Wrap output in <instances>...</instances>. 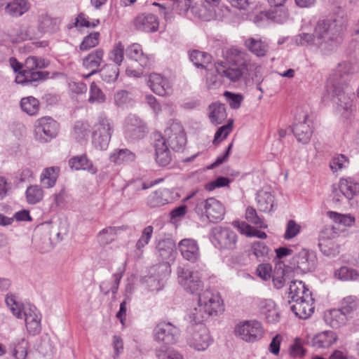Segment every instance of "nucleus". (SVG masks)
<instances>
[{
    "instance_id": "nucleus-38",
    "label": "nucleus",
    "mask_w": 359,
    "mask_h": 359,
    "mask_svg": "<svg viewBox=\"0 0 359 359\" xmlns=\"http://www.w3.org/2000/svg\"><path fill=\"white\" fill-rule=\"evenodd\" d=\"M29 8L27 0H13L6 4L5 11L9 15L17 18L27 12Z\"/></svg>"
},
{
    "instance_id": "nucleus-49",
    "label": "nucleus",
    "mask_w": 359,
    "mask_h": 359,
    "mask_svg": "<svg viewBox=\"0 0 359 359\" xmlns=\"http://www.w3.org/2000/svg\"><path fill=\"white\" fill-rule=\"evenodd\" d=\"M335 278L341 281H356L359 279L358 272L348 266H341L334 272Z\"/></svg>"
},
{
    "instance_id": "nucleus-30",
    "label": "nucleus",
    "mask_w": 359,
    "mask_h": 359,
    "mask_svg": "<svg viewBox=\"0 0 359 359\" xmlns=\"http://www.w3.org/2000/svg\"><path fill=\"white\" fill-rule=\"evenodd\" d=\"M244 44L252 54L259 57L265 56L269 49V43L260 38H248Z\"/></svg>"
},
{
    "instance_id": "nucleus-4",
    "label": "nucleus",
    "mask_w": 359,
    "mask_h": 359,
    "mask_svg": "<svg viewBox=\"0 0 359 359\" xmlns=\"http://www.w3.org/2000/svg\"><path fill=\"white\" fill-rule=\"evenodd\" d=\"M114 130L113 121L105 114H100L92 128L91 143L93 147L100 151L106 150Z\"/></svg>"
},
{
    "instance_id": "nucleus-11",
    "label": "nucleus",
    "mask_w": 359,
    "mask_h": 359,
    "mask_svg": "<svg viewBox=\"0 0 359 359\" xmlns=\"http://www.w3.org/2000/svg\"><path fill=\"white\" fill-rule=\"evenodd\" d=\"M180 335V329L170 323H160L154 330L155 341L172 345L177 342Z\"/></svg>"
},
{
    "instance_id": "nucleus-13",
    "label": "nucleus",
    "mask_w": 359,
    "mask_h": 359,
    "mask_svg": "<svg viewBox=\"0 0 359 359\" xmlns=\"http://www.w3.org/2000/svg\"><path fill=\"white\" fill-rule=\"evenodd\" d=\"M248 55L245 52L237 48H231L226 50V57L227 62L235 66L243 67L246 69V72L251 74V72H255V75L257 77V74L260 72L261 66L248 60Z\"/></svg>"
},
{
    "instance_id": "nucleus-39",
    "label": "nucleus",
    "mask_w": 359,
    "mask_h": 359,
    "mask_svg": "<svg viewBox=\"0 0 359 359\" xmlns=\"http://www.w3.org/2000/svg\"><path fill=\"white\" fill-rule=\"evenodd\" d=\"M60 171V169L58 166L43 169L40 176V182L44 188L50 189L55 185Z\"/></svg>"
},
{
    "instance_id": "nucleus-27",
    "label": "nucleus",
    "mask_w": 359,
    "mask_h": 359,
    "mask_svg": "<svg viewBox=\"0 0 359 359\" xmlns=\"http://www.w3.org/2000/svg\"><path fill=\"white\" fill-rule=\"evenodd\" d=\"M103 50L97 48L83 59V67L90 71L88 74L84 76L85 78L87 79L97 72V69L103 61Z\"/></svg>"
},
{
    "instance_id": "nucleus-47",
    "label": "nucleus",
    "mask_w": 359,
    "mask_h": 359,
    "mask_svg": "<svg viewBox=\"0 0 359 359\" xmlns=\"http://www.w3.org/2000/svg\"><path fill=\"white\" fill-rule=\"evenodd\" d=\"M189 59L198 67L208 68L212 57L205 52L194 50L189 53Z\"/></svg>"
},
{
    "instance_id": "nucleus-6",
    "label": "nucleus",
    "mask_w": 359,
    "mask_h": 359,
    "mask_svg": "<svg viewBox=\"0 0 359 359\" xmlns=\"http://www.w3.org/2000/svg\"><path fill=\"white\" fill-rule=\"evenodd\" d=\"M234 334L247 343H255L263 338L264 329L258 320H243L235 326Z\"/></svg>"
},
{
    "instance_id": "nucleus-56",
    "label": "nucleus",
    "mask_w": 359,
    "mask_h": 359,
    "mask_svg": "<svg viewBox=\"0 0 359 359\" xmlns=\"http://www.w3.org/2000/svg\"><path fill=\"white\" fill-rule=\"evenodd\" d=\"M349 159L344 154H335L330 161V168L333 172H337L348 168Z\"/></svg>"
},
{
    "instance_id": "nucleus-18",
    "label": "nucleus",
    "mask_w": 359,
    "mask_h": 359,
    "mask_svg": "<svg viewBox=\"0 0 359 359\" xmlns=\"http://www.w3.org/2000/svg\"><path fill=\"white\" fill-rule=\"evenodd\" d=\"M147 84L155 94L160 96L168 95L172 91V85L169 80L159 74H150Z\"/></svg>"
},
{
    "instance_id": "nucleus-26",
    "label": "nucleus",
    "mask_w": 359,
    "mask_h": 359,
    "mask_svg": "<svg viewBox=\"0 0 359 359\" xmlns=\"http://www.w3.org/2000/svg\"><path fill=\"white\" fill-rule=\"evenodd\" d=\"M258 306L262 316L269 323L279 322L280 316L275 302L271 299H261L259 301Z\"/></svg>"
},
{
    "instance_id": "nucleus-55",
    "label": "nucleus",
    "mask_w": 359,
    "mask_h": 359,
    "mask_svg": "<svg viewBox=\"0 0 359 359\" xmlns=\"http://www.w3.org/2000/svg\"><path fill=\"white\" fill-rule=\"evenodd\" d=\"M204 3L207 4L210 8H206L205 6H202L199 8L198 18L204 21H210L215 17L214 7L217 6L220 0H203Z\"/></svg>"
},
{
    "instance_id": "nucleus-54",
    "label": "nucleus",
    "mask_w": 359,
    "mask_h": 359,
    "mask_svg": "<svg viewBox=\"0 0 359 359\" xmlns=\"http://www.w3.org/2000/svg\"><path fill=\"white\" fill-rule=\"evenodd\" d=\"M157 359H184L183 354L175 348H156L154 351Z\"/></svg>"
},
{
    "instance_id": "nucleus-42",
    "label": "nucleus",
    "mask_w": 359,
    "mask_h": 359,
    "mask_svg": "<svg viewBox=\"0 0 359 359\" xmlns=\"http://www.w3.org/2000/svg\"><path fill=\"white\" fill-rule=\"evenodd\" d=\"M114 101L116 106L121 109H128L135 104L133 93L126 90H117L114 95Z\"/></svg>"
},
{
    "instance_id": "nucleus-58",
    "label": "nucleus",
    "mask_w": 359,
    "mask_h": 359,
    "mask_svg": "<svg viewBox=\"0 0 359 359\" xmlns=\"http://www.w3.org/2000/svg\"><path fill=\"white\" fill-rule=\"evenodd\" d=\"M327 215L335 223L345 226H350L355 222V217L351 214H340L336 212L329 211Z\"/></svg>"
},
{
    "instance_id": "nucleus-36",
    "label": "nucleus",
    "mask_w": 359,
    "mask_h": 359,
    "mask_svg": "<svg viewBox=\"0 0 359 359\" xmlns=\"http://www.w3.org/2000/svg\"><path fill=\"white\" fill-rule=\"evenodd\" d=\"M126 55L130 59L137 62L142 67H147L150 65L149 56L143 53L142 46L138 43H133L128 46Z\"/></svg>"
},
{
    "instance_id": "nucleus-25",
    "label": "nucleus",
    "mask_w": 359,
    "mask_h": 359,
    "mask_svg": "<svg viewBox=\"0 0 359 359\" xmlns=\"http://www.w3.org/2000/svg\"><path fill=\"white\" fill-rule=\"evenodd\" d=\"M137 29L144 32H154L158 28V18L151 13H142L134 21Z\"/></svg>"
},
{
    "instance_id": "nucleus-44",
    "label": "nucleus",
    "mask_w": 359,
    "mask_h": 359,
    "mask_svg": "<svg viewBox=\"0 0 359 359\" xmlns=\"http://www.w3.org/2000/svg\"><path fill=\"white\" fill-rule=\"evenodd\" d=\"M170 194L168 189L156 191L148 196L147 203L151 208L164 205L170 203Z\"/></svg>"
},
{
    "instance_id": "nucleus-17",
    "label": "nucleus",
    "mask_w": 359,
    "mask_h": 359,
    "mask_svg": "<svg viewBox=\"0 0 359 359\" xmlns=\"http://www.w3.org/2000/svg\"><path fill=\"white\" fill-rule=\"evenodd\" d=\"M165 135L168 137L167 144L175 150H181L186 144V137L182 125L179 123H172L169 128L165 130Z\"/></svg>"
},
{
    "instance_id": "nucleus-37",
    "label": "nucleus",
    "mask_w": 359,
    "mask_h": 359,
    "mask_svg": "<svg viewBox=\"0 0 359 359\" xmlns=\"http://www.w3.org/2000/svg\"><path fill=\"white\" fill-rule=\"evenodd\" d=\"M225 105L215 102L208 107V118L211 123L214 125L221 124L226 118Z\"/></svg>"
},
{
    "instance_id": "nucleus-32",
    "label": "nucleus",
    "mask_w": 359,
    "mask_h": 359,
    "mask_svg": "<svg viewBox=\"0 0 359 359\" xmlns=\"http://www.w3.org/2000/svg\"><path fill=\"white\" fill-rule=\"evenodd\" d=\"M337 339L334 332L327 330L315 335L311 340V344L316 348H327L336 343Z\"/></svg>"
},
{
    "instance_id": "nucleus-9",
    "label": "nucleus",
    "mask_w": 359,
    "mask_h": 359,
    "mask_svg": "<svg viewBox=\"0 0 359 359\" xmlns=\"http://www.w3.org/2000/svg\"><path fill=\"white\" fill-rule=\"evenodd\" d=\"M58 131V123L50 116H43L35 121L34 135L39 142H49L57 136Z\"/></svg>"
},
{
    "instance_id": "nucleus-63",
    "label": "nucleus",
    "mask_w": 359,
    "mask_h": 359,
    "mask_svg": "<svg viewBox=\"0 0 359 359\" xmlns=\"http://www.w3.org/2000/svg\"><path fill=\"white\" fill-rule=\"evenodd\" d=\"M123 53L124 46L121 42H118L116 43L113 49L110 51L109 57V59L116 65V66L118 67L120 66L123 62Z\"/></svg>"
},
{
    "instance_id": "nucleus-64",
    "label": "nucleus",
    "mask_w": 359,
    "mask_h": 359,
    "mask_svg": "<svg viewBox=\"0 0 359 359\" xmlns=\"http://www.w3.org/2000/svg\"><path fill=\"white\" fill-rule=\"evenodd\" d=\"M88 133V126L86 123L76 121L74 126L73 135L80 142L86 139Z\"/></svg>"
},
{
    "instance_id": "nucleus-52",
    "label": "nucleus",
    "mask_w": 359,
    "mask_h": 359,
    "mask_svg": "<svg viewBox=\"0 0 359 359\" xmlns=\"http://www.w3.org/2000/svg\"><path fill=\"white\" fill-rule=\"evenodd\" d=\"M26 199L29 204H36L42 201L44 192L41 187L39 185H30L27 188Z\"/></svg>"
},
{
    "instance_id": "nucleus-43",
    "label": "nucleus",
    "mask_w": 359,
    "mask_h": 359,
    "mask_svg": "<svg viewBox=\"0 0 359 359\" xmlns=\"http://www.w3.org/2000/svg\"><path fill=\"white\" fill-rule=\"evenodd\" d=\"M256 198L260 211L269 212L273 210L274 196L270 191L261 190L257 192Z\"/></svg>"
},
{
    "instance_id": "nucleus-14",
    "label": "nucleus",
    "mask_w": 359,
    "mask_h": 359,
    "mask_svg": "<svg viewBox=\"0 0 359 359\" xmlns=\"http://www.w3.org/2000/svg\"><path fill=\"white\" fill-rule=\"evenodd\" d=\"M291 264L301 273L311 272L317 266L316 255L313 251L302 249L293 256Z\"/></svg>"
},
{
    "instance_id": "nucleus-22",
    "label": "nucleus",
    "mask_w": 359,
    "mask_h": 359,
    "mask_svg": "<svg viewBox=\"0 0 359 359\" xmlns=\"http://www.w3.org/2000/svg\"><path fill=\"white\" fill-rule=\"evenodd\" d=\"M311 123L306 114L303 115L302 120H296L292 132L298 142L307 144L310 141L313 134Z\"/></svg>"
},
{
    "instance_id": "nucleus-24",
    "label": "nucleus",
    "mask_w": 359,
    "mask_h": 359,
    "mask_svg": "<svg viewBox=\"0 0 359 359\" xmlns=\"http://www.w3.org/2000/svg\"><path fill=\"white\" fill-rule=\"evenodd\" d=\"M154 138L156 161L161 166L167 165L171 160V154L166 140L160 134L155 135Z\"/></svg>"
},
{
    "instance_id": "nucleus-12",
    "label": "nucleus",
    "mask_w": 359,
    "mask_h": 359,
    "mask_svg": "<svg viewBox=\"0 0 359 359\" xmlns=\"http://www.w3.org/2000/svg\"><path fill=\"white\" fill-rule=\"evenodd\" d=\"M338 187L333 191L332 200L335 203L342 202L343 198L351 201L359 195V183L352 177L340 179Z\"/></svg>"
},
{
    "instance_id": "nucleus-21",
    "label": "nucleus",
    "mask_w": 359,
    "mask_h": 359,
    "mask_svg": "<svg viewBox=\"0 0 359 359\" xmlns=\"http://www.w3.org/2000/svg\"><path fill=\"white\" fill-rule=\"evenodd\" d=\"M156 255L162 262L168 264L172 263L176 257V246L171 238H165L159 241L156 245Z\"/></svg>"
},
{
    "instance_id": "nucleus-5",
    "label": "nucleus",
    "mask_w": 359,
    "mask_h": 359,
    "mask_svg": "<svg viewBox=\"0 0 359 359\" xmlns=\"http://www.w3.org/2000/svg\"><path fill=\"white\" fill-rule=\"evenodd\" d=\"M195 212L199 216L205 217L212 223L222 220L225 215V207L217 199L213 197L207 199H198L195 207Z\"/></svg>"
},
{
    "instance_id": "nucleus-62",
    "label": "nucleus",
    "mask_w": 359,
    "mask_h": 359,
    "mask_svg": "<svg viewBox=\"0 0 359 359\" xmlns=\"http://www.w3.org/2000/svg\"><path fill=\"white\" fill-rule=\"evenodd\" d=\"M341 310L348 316L352 311L356 309L358 306L357 297L355 296H348L341 301Z\"/></svg>"
},
{
    "instance_id": "nucleus-2",
    "label": "nucleus",
    "mask_w": 359,
    "mask_h": 359,
    "mask_svg": "<svg viewBox=\"0 0 359 359\" xmlns=\"http://www.w3.org/2000/svg\"><path fill=\"white\" fill-rule=\"evenodd\" d=\"M353 73V65L348 62H342L332 69L327 79V86L336 104V110L345 119L352 118L355 111L353 93L348 84Z\"/></svg>"
},
{
    "instance_id": "nucleus-8",
    "label": "nucleus",
    "mask_w": 359,
    "mask_h": 359,
    "mask_svg": "<svg viewBox=\"0 0 359 359\" xmlns=\"http://www.w3.org/2000/svg\"><path fill=\"white\" fill-rule=\"evenodd\" d=\"M238 236L231 229L215 226L210 231V240L220 250H232L236 248Z\"/></svg>"
},
{
    "instance_id": "nucleus-1",
    "label": "nucleus",
    "mask_w": 359,
    "mask_h": 359,
    "mask_svg": "<svg viewBox=\"0 0 359 359\" xmlns=\"http://www.w3.org/2000/svg\"><path fill=\"white\" fill-rule=\"evenodd\" d=\"M306 30L307 27L302 25L300 33L292 37V43L316 50L323 55L334 53L342 41L340 27L334 20H319L313 27V34Z\"/></svg>"
},
{
    "instance_id": "nucleus-29",
    "label": "nucleus",
    "mask_w": 359,
    "mask_h": 359,
    "mask_svg": "<svg viewBox=\"0 0 359 359\" xmlns=\"http://www.w3.org/2000/svg\"><path fill=\"white\" fill-rule=\"evenodd\" d=\"M48 72H31L28 70H22L18 72L15 82L23 86L32 84L33 82L44 81L49 78Z\"/></svg>"
},
{
    "instance_id": "nucleus-59",
    "label": "nucleus",
    "mask_w": 359,
    "mask_h": 359,
    "mask_svg": "<svg viewBox=\"0 0 359 359\" xmlns=\"http://www.w3.org/2000/svg\"><path fill=\"white\" fill-rule=\"evenodd\" d=\"M100 37V34L98 32H93L86 36L79 46L80 50L86 51L97 46Z\"/></svg>"
},
{
    "instance_id": "nucleus-61",
    "label": "nucleus",
    "mask_w": 359,
    "mask_h": 359,
    "mask_svg": "<svg viewBox=\"0 0 359 359\" xmlns=\"http://www.w3.org/2000/svg\"><path fill=\"white\" fill-rule=\"evenodd\" d=\"M318 245L320 251L327 256H335L339 253L337 245L331 241L320 238Z\"/></svg>"
},
{
    "instance_id": "nucleus-53",
    "label": "nucleus",
    "mask_w": 359,
    "mask_h": 359,
    "mask_svg": "<svg viewBox=\"0 0 359 359\" xmlns=\"http://www.w3.org/2000/svg\"><path fill=\"white\" fill-rule=\"evenodd\" d=\"M208 73L206 74V86L209 89H216L222 84L221 77L222 75L215 72V64L206 68Z\"/></svg>"
},
{
    "instance_id": "nucleus-7",
    "label": "nucleus",
    "mask_w": 359,
    "mask_h": 359,
    "mask_svg": "<svg viewBox=\"0 0 359 359\" xmlns=\"http://www.w3.org/2000/svg\"><path fill=\"white\" fill-rule=\"evenodd\" d=\"M187 345L196 351H205L213 342L209 330L205 325L189 327L186 337Z\"/></svg>"
},
{
    "instance_id": "nucleus-15",
    "label": "nucleus",
    "mask_w": 359,
    "mask_h": 359,
    "mask_svg": "<svg viewBox=\"0 0 359 359\" xmlns=\"http://www.w3.org/2000/svg\"><path fill=\"white\" fill-rule=\"evenodd\" d=\"M198 302L210 314L217 315L223 311V301L217 291L206 290L198 292Z\"/></svg>"
},
{
    "instance_id": "nucleus-34",
    "label": "nucleus",
    "mask_w": 359,
    "mask_h": 359,
    "mask_svg": "<svg viewBox=\"0 0 359 359\" xmlns=\"http://www.w3.org/2000/svg\"><path fill=\"white\" fill-rule=\"evenodd\" d=\"M288 273L289 269L283 263L278 262L276 264L271 278L276 289L280 290L284 287L285 282L289 280Z\"/></svg>"
},
{
    "instance_id": "nucleus-51",
    "label": "nucleus",
    "mask_w": 359,
    "mask_h": 359,
    "mask_svg": "<svg viewBox=\"0 0 359 359\" xmlns=\"http://www.w3.org/2000/svg\"><path fill=\"white\" fill-rule=\"evenodd\" d=\"M251 251L259 260L264 261L271 255L270 248L262 241H255L251 245Z\"/></svg>"
},
{
    "instance_id": "nucleus-16",
    "label": "nucleus",
    "mask_w": 359,
    "mask_h": 359,
    "mask_svg": "<svg viewBox=\"0 0 359 359\" xmlns=\"http://www.w3.org/2000/svg\"><path fill=\"white\" fill-rule=\"evenodd\" d=\"M146 133V126L136 115H128L124 122V135L130 140L142 137Z\"/></svg>"
},
{
    "instance_id": "nucleus-57",
    "label": "nucleus",
    "mask_w": 359,
    "mask_h": 359,
    "mask_svg": "<svg viewBox=\"0 0 359 359\" xmlns=\"http://www.w3.org/2000/svg\"><path fill=\"white\" fill-rule=\"evenodd\" d=\"M100 72V76L104 81L112 83L117 79L119 74V69L117 66L113 65H106Z\"/></svg>"
},
{
    "instance_id": "nucleus-48",
    "label": "nucleus",
    "mask_w": 359,
    "mask_h": 359,
    "mask_svg": "<svg viewBox=\"0 0 359 359\" xmlns=\"http://www.w3.org/2000/svg\"><path fill=\"white\" fill-rule=\"evenodd\" d=\"M274 8L273 11L262 12L261 15L278 24H283L286 22L288 18V12L284 6Z\"/></svg>"
},
{
    "instance_id": "nucleus-40",
    "label": "nucleus",
    "mask_w": 359,
    "mask_h": 359,
    "mask_svg": "<svg viewBox=\"0 0 359 359\" xmlns=\"http://www.w3.org/2000/svg\"><path fill=\"white\" fill-rule=\"evenodd\" d=\"M58 19L51 18L47 14H41L38 19V28L41 33H53L59 29Z\"/></svg>"
},
{
    "instance_id": "nucleus-31",
    "label": "nucleus",
    "mask_w": 359,
    "mask_h": 359,
    "mask_svg": "<svg viewBox=\"0 0 359 359\" xmlns=\"http://www.w3.org/2000/svg\"><path fill=\"white\" fill-rule=\"evenodd\" d=\"M125 272V266H123L117 269L116 271L112 275L111 280L102 281L100 285V291L108 294L110 292L115 294L118 289L119 283Z\"/></svg>"
},
{
    "instance_id": "nucleus-45",
    "label": "nucleus",
    "mask_w": 359,
    "mask_h": 359,
    "mask_svg": "<svg viewBox=\"0 0 359 359\" xmlns=\"http://www.w3.org/2000/svg\"><path fill=\"white\" fill-rule=\"evenodd\" d=\"M69 165L72 169L87 170L91 174H95L97 171L93 163L85 155L72 158Z\"/></svg>"
},
{
    "instance_id": "nucleus-20",
    "label": "nucleus",
    "mask_w": 359,
    "mask_h": 359,
    "mask_svg": "<svg viewBox=\"0 0 359 359\" xmlns=\"http://www.w3.org/2000/svg\"><path fill=\"white\" fill-rule=\"evenodd\" d=\"M215 72L219 74L226 77L228 80L233 83L240 82L243 78L246 69L243 67L235 66L227 67L224 62H215Z\"/></svg>"
},
{
    "instance_id": "nucleus-50",
    "label": "nucleus",
    "mask_w": 359,
    "mask_h": 359,
    "mask_svg": "<svg viewBox=\"0 0 359 359\" xmlns=\"http://www.w3.org/2000/svg\"><path fill=\"white\" fill-rule=\"evenodd\" d=\"M22 110L29 116H35L39 111V102L32 96L23 97L20 101Z\"/></svg>"
},
{
    "instance_id": "nucleus-10",
    "label": "nucleus",
    "mask_w": 359,
    "mask_h": 359,
    "mask_svg": "<svg viewBox=\"0 0 359 359\" xmlns=\"http://www.w3.org/2000/svg\"><path fill=\"white\" fill-rule=\"evenodd\" d=\"M179 284L187 292L198 294L203 287L201 276L198 271H192L184 266L177 269Z\"/></svg>"
},
{
    "instance_id": "nucleus-33",
    "label": "nucleus",
    "mask_w": 359,
    "mask_h": 359,
    "mask_svg": "<svg viewBox=\"0 0 359 359\" xmlns=\"http://www.w3.org/2000/svg\"><path fill=\"white\" fill-rule=\"evenodd\" d=\"M109 159L116 165H128L135 161L136 155L128 149H116L110 153Z\"/></svg>"
},
{
    "instance_id": "nucleus-60",
    "label": "nucleus",
    "mask_w": 359,
    "mask_h": 359,
    "mask_svg": "<svg viewBox=\"0 0 359 359\" xmlns=\"http://www.w3.org/2000/svg\"><path fill=\"white\" fill-rule=\"evenodd\" d=\"M89 93L88 101L90 103L101 104L106 100L105 95L95 82L91 83Z\"/></svg>"
},
{
    "instance_id": "nucleus-3",
    "label": "nucleus",
    "mask_w": 359,
    "mask_h": 359,
    "mask_svg": "<svg viewBox=\"0 0 359 359\" xmlns=\"http://www.w3.org/2000/svg\"><path fill=\"white\" fill-rule=\"evenodd\" d=\"M5 301L7 306L17 318L22 319L25 316V325L29 334L35 335L40 332L41 317L34 306L25 309L22 313V304L18 302L15 294H8Z\"/></svg>"
},
{
    "instance_id": "nucleus-19",
    "label": "nucleus",
    "mask_w": 359,
    "mask_h": 359,
    "mask_svg": "<svg viewBox=\"0 0 359 359\" xmlns=\"http://www.w3.org/2000/svg\"><path fill=\"white\" fill-rule=\"evenodd\" d=\"M290 309L299 318L306 319L310 317L314 311L311 293L302 296V299L294 302L290 306Z\"/></svg>"
},
{
    "instance_id": "nucleus-41",
    "label": "nucleus",
    "mask_w": 359,
    "mask_h": 359,
    "mask_svg": "<svg viewBox=\"0 0 359 359\" xmlns=\"http://www.w3.org/2000/svg\"><path fill=\"white\" fill-rule=\"evenodd\" d=\"M124 229V226L106 227L97 233V241L102 245H109L116 239L117 234Z\"/></svg>"
},
{
    "instance_id": "nucleus-35",
    "label": "nucleus",
    "mask_w": 359,
    "mask_h": 359,
    "mask_svg": "<svg viewBox=\"0 0 359 359\" xmlns=\"http://www.w3.org/2000/svg\"><path fill=\"white\" fill-rule=\"evenodd\" d=\"M348 318L340 309L329 310L324 315L325 323L332 328H339L344 325Z\"/></svg>"
},
{
    "instance_id": "nucleus-28",
    "label": "nucleus",
    "mask_w": 359,
    "mask_h": 359,
    "mask_svg": "<svg viewBox=\"0 0 359 359\" xmlns=\"http://www.w3.org/2000/svg\"><path fill=\"white\" fill-rule=\"evenodd\" d=\"M210 314L198 302L197 305L187 310L185 319L191 325L198 327L210 318Z\"/></svg>"
},
{
    "instance_id": "nucleus-46",
    "label": "nucleus",
    "mask_w": 359,
    "mask_h": 359,
    "mask_svg": "<svg viewBox=\"0 0 359 359\" xmlns=\"http://www.w3.org/2000/svg\"><path fill=\"white\" fill-rule=\"evenodd\" d=\"M307 293H311L302 280H292L289 286L288 297L292 302L302 299V296H305Z\"/></svg>"
},
{
    "instance_id": "nucleus-23",
    "label": "nucleus",
    "mask_w": 359,
    "mask_h": 359,
    "mask_svg": "<svg viewBox=\"0 0 359 359\" xmlns=\"http://www.w3.org/2000/svg\"><path fill=\"white\" fill-rule=\"evenodd\" d=\"M178 249L184 259L194 263L200 258L199 246L194 239L184 238L178 243Z\"/></svg>"
}]
</instances>
